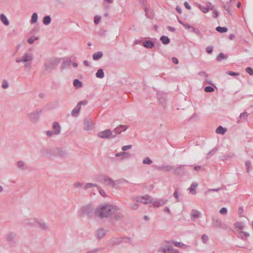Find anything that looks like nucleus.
Returning a JSON list of instances; mask_svg holds the SVG:
<instances>
[{
    "mask_svg": "<svg viewBox=\"0 0 253 253\" xmlns=\"http://www.w3.org/2000/svg\"><path fill=\"white\" fill-rule=\"evenodd\" d=\"M118 210L116 206L109 204L102 205L96 208L95 214L101 218L109 217Z\"/></svg>",
    "mask_w": 253,
    "mask_h": 253,
    "instance_id": "f257e3e1",
    "label": "nucleus"
},
{
    "mask_svg": "<svg viewBox=\"0 0 253 253\" xmlns=\"http://www.w3.org/2000/svg\"><path fill=\"white\" fill-rule=\"evenodd\" d=\"M33 59V56L32 53L25 52L22 57H17L15 59V62L18 63L22 62L24 63L25 68H30Z\"/></svg>",
    "mask_w": 253,
    "mask_h": 253,
    "instance_id": "f03ea898",
    "label": "nucleus"
},
{
    "mask_svg": "<svg viewBox=\"0 0 253 253\" xmlns=\"http://www.w3.org/2000/svg\"><path fill=\"white\" fill-rule=\"evenodd\" d=\"M212 226L216 228H222L224 230L232 231L230 227L224 223H222L221 220L217 216H213L212 218Z\"/></svg>",
    "mask_w": 253,
    "mask_h": 253,
    "instance_id": "7ed1b4c3",
    "label": "nucleus"
},
{
    "mask_svg": "<svg viewBox=\"0 0 253 253\" xmlns=\"http://www.w3.org/2000/svg\"><path fill=\"white\" fill-rule=\"evenodd\" d=\"M42 112V109H37L34 111L28 113L27 117L31 122L35 124L39 120Z\"/></svg>",
    "mask_w": 253,
    "mask_h": 253,
    "instance_id": "20e7f679",
    "label": "nucleus"
},
{
    "mask_svg": "<svg viewBox=\"0 0 253 253\" xmlns=\"http://www.w3.org/2000/svg\"><path fill=\"white\" fill-rule=\"evenodd\" d=\"M59 63V60L56 58L51 59L44 64L45 70L46 71L50 72L54 69L55 66H57Z\"/></svg>",
    "mask_w": 253,
    "mask_h": 253,
    "instance_id": "39448f33",
    "label": "nucleus"
},
{
    "mask_svg": "<svg viewBox=\"0 0 253 253\" xmlns=\"http://www.w3.org/2000/svg\"><path fill=\"white\" fill-rule=\"evenodd\" d=\"M97 135L98 137L104 139H110L116 137V135L112 134V131L110 129H106L99 132Z\"/></svg>",
    "mask_w": 253,
    "mask_h": 253,
    "instance_id": "423d86ee",
    "label": "nucleus"
},
{
    "mask_svg": "<svg viewBox=\"0 0 253 253\" xmlns=\"http://www.w3.org/2000/svg\"><path fill=\"white\" fill-rule=\"evenodd\" d=\"M4 238L7 242L9 244L16 243V233L14 232H9L4 236Z\"/></svg>",
    "mask_w": 253,
    "mask_h": 253,
    "instance_id": "0eeeda50",
    "label": "nucleus"
},
{
    "mask_svg": "<svg viewBox=\"0 0 253 253\" xmlns=\"http://www.w3.org/2000/svg\"><path fill=\"white\" fill-rule=\"evenodd\" d=\"M82 213L88 216H90L93 211V208L91 205H87L81 209Z\"/></svg>",
    "mask_w": 253,
    "mask_h": 253,
    "instance_id": "6e6552de",
    "label": "nucleus"
},
{
    "mask_svg": "<svg viewBox=\"0 0 253 253\" xmlns=\"http://www.w3.org/2000/svg\"><path fill=\"white\" fill-rule=\"evenodd\" d=\"M34 221H35L36 223L39 225V228L42 231H47L49 229V227L47 224L43 221H39L36 218H34L33 220Z\"/></svg>",
    "mask_w": 253,
    "mask_h": 253,
    "instance_id": "1a4fd4ad",
    "label": "nucleus"
},
{
    "mask_svg": "<svg viewBox=\"0 0 253 253\" xmlns=\"http://www.w3.org/2000/svg\"><path fill=\"white\" fill-rule=\"evenodd\" d=\"M155 168L157 169L164 172L170 171L174 169L172 166L169 165H162L156 166Z\"/></svg>",
    "mask_w": 253,
    "mask_h": 253,
    "instance_id": "9d476101",
    "label": "nucleus"
},
{
    "mask_svg": "<svg viewBox=\"0 0 253 253\" xmlns=\"http://www.w3.org/2000/svg\"><path fill=\"white\" fill-rule=\"evenodd\" d=\"M84 129L86 130H89L93 128V124L90 119H85L84 120Z\"/></svg>",
    "mask_w": 253,
    "mask_h": 253,
    "instance_id": "9b49d317",
    "label": "nucleus"
},
{
    "mask_svg": "<svg viewBox=\"0 0 253 253\" xmlns=\"http://www.w3.org/2000/svg\"><path fill=\"white\" fill-rule=\"evenodd\" d=\"M128 126L126 125H121L116 127L114 130V132L116 134H119L122 132L126 131L128 128Z\"/></svg>",
    "mask_w": 253,
    "mask_h": 253,
    "instance_id": "f8f14e48",
    "label": "nucleus"
},
{
    "mask_svg": "<svg viewBox=\"0 0 253 253\" xmlns=\"http://www.w3.org/2000/svg\"><path fill=\"white\" fill-rule=\"evenodd\" d=\"M104 184L107 186L114 187L115 186V181L111 178L104 176L102 179Z\"/></svg>",
    "mask_w": 253,
    "mask_h": 253,
    "instance_id": "ddd939ff",
    "label": "nucleus"
},
{
    "mask_svg": "<svg viewBox=\"0 0 253 253\" xmlns=\"http://www.w3.org/2000/svg\"><path fill=\"white\" fill-rule=\"evenodd\" d=\"M52 127L54 135H58L60 133L61 127L58 122H54L52 124Z\"/></svg>",
    "mask_w": 253,
    "mask_h": 253,
    "instance_id": "4468645a",
    "label": "nucleus"
},
{
    "mask_svg": "<svg viewBox=\"0 0 253 253\" xmlns=\"http://www.w3.org/2000/svg\"><path fill=\"white\" fill-rule=\"evenodd\" d=\"M184 167V165H179V166L176 167L174 169H173V173L177 175H183L185 171Z\"/></svg>",
    "mask_w": 253,
    "mask_h": 253,
    "instance_id": "2eb2a0df",
    "label": "nucleus"
},
{
    "mask_svg": "<svg viewBox=\"0 0 253 253\" xmlns=\"http://www.w3.org/2000/svg\"><path fill=\"white\" fill-rule=\"evenodd\" d=\"M130 238L129 237H120L114 239L113 241V244H119L124 242L130 243Z\"/></svg>",
    "mask_w": 253,
    "mask_h": 253,
    "instance_id": "dca6fc26",
    "label": "nucleus"
},
{
    "mask_svg": "<svg viewBox=\"0 0 253 253\" xmlns=\"http://www.w3.org/2000/svg\"><path fill=\"white\" fill-rule=\"evenodd\" d=\"M55 153L58 156L63 158H65L68 155L67 151L61 148H56Z\"/></svg>",
    "mask_w": 253,
    "mask_h": 253,
    "instance_id": "f3484780",
    "label": "nucleus"
},
{
    "mask_svg": "<svg viewBox=\"0 0 253 253\" xmlns=\"http://www.w3.org/2000/svg\"><path fill=\"white\" fill-rule=\"evenodd\" d=\"M185 28L189 30L190 32L194 33L197 36H200L201 35V33L199 29L190 25H185Z\"/></svg>",
    "mask_w": 253,
    "mask_h": 253,
    "instance_id": "a211bd4d",
    "label": "nucleus"
},
{
    "mask_svg": "<svg viewBox=\"0 0 253 253\" xmlns=\"http://www.w3.org/2000/svg\"><path fill=\"white\" fill-rule=\"evenodd\" d=\"M107 231L103 228H99L97 230V237L99 240L102 239L106 234Z\"/></svg>",
    "mask_w": 253,
    "mask_h": 253,
    "instance_id": "6ab92c4d",
    "label": "nucleus"
},
{
    "mask_svg": "<svg viewBox=\"0 0 253 253\" xmlns=\"http://www.w3.org/2000/svg\"><path fill=\"white\" fill-rule=\"evenodd\" d=\"M168 200L166 199H161L158 201H154L153 203V206L155 207H159L160 206L165 205Z\"/></svg>",
    "mask_w": 253,
    "mask_h": 253,
    "instance_id": "aec40b11",
    "label": "nucleus"
},
{
    "mask_svg": "<svg viewBox=\"0 0 253 253\" xmlns=\"http://www.w3.org/2000/svg\"><path fill=\"white\" fill-rule=\"evenodd\" d=\"M174 249L171 245H168L164 246L162 250H159V251H163V253H167V252L173 251Z\"/></svg>",
    "mask_w": 253,
    "mask_h": 253,
    "instance_id": "412c9836",
    "label": "nucleus"
},
{
    "mask_svg": "<svg viewBox=\"0 0 253 253\" xmlns=\"http://www.w3.org/2000/svg\"><path fill=\"white\" fill-rule=\"evenodd\" d=\"M143 46L147 48H152L154 46V43L151 41H146L143 42Z\"/></svg>",
    "mask_w": 253,
    "mask_h": 253,
    "instance_id": "4be33fe9",
    "label": "nucleus"
},
{
    "mask_svg": "<svg viewBox=\"0 0 253 253\" xmlns=\"http://www.w3.org/2000/svg\"><path fill=\"white\" fill-rule=\"evenodd\" d=\"M153 199L151 196L148 195H145L144 196H142V203L145 204L150 203L152 202Z\"/></svg>",
    "mask_w": 253,
    "mask_h": 253,
    "instance_id": "5701e85b",
    "label": "nucleus"
},
{
    "mask_svg": "<svg viewBox=\"0 0 253 253\" xmlns=\"http://www.w3.org/2000/svg\"><path fill=\"white\" fill-rule=\"evenodd\" d=\"M200 213V212L197 210H192L191 213V218L192 220H194L195 218L199 217Z\"/></svg>",
    "mask_w": 253,
    "mask_h": 253,
    "instance_id": "b1692460",
    "label": "nucleus"
},
{
    "mask_svg": "<svg viewBox=\"0 0 253 253\" xmlns=\"http://www.w3.org/2000/svg\"><path fill=\"white\" fill-rule=\"evenodd\" d=\"M167 242L169 243H171L172 244L174 245L175 247H178L180 248L185 249L186 247H187V246L184 245V244H183L181 242H174V241H172V242L168 241Z\"/></svg>",
    "mask_w": 253,
    "mask_h": 253,
    "instance_id": "393cba45",
    "label": "nucleus"
},
{
    "mask_svg": "<svg viewBox=\"0 0 253 253\" xmlns=\"http://www.w3.org/2000/svg\"><path fill=\"white\" fill-rule=\"evenodd\" d=\"M103 55L102 51H98L93 54L92 58L94 60L96 61L102 57Z\"/></svg>",
    "mask_w": 253,
    "mask_h": 253,
    "instance_id": "a878e982",
    "label": "nucleus"
},
{
    "mask_svg": "<svg viewBox=\"0 0 253 253\" xmlns=\"http://www.w3.org/2000/svg\"><path fill=\"white\" fill-rule=\"evenodd\" d=\"M81 109V107L79 106V104H77L75 108L73 109L71 112V115L72 116L77 117L78 116L80 110Z\"/></svg>",
    "mask_w": 253,
    "mask_h": 253,
    "instance_id": "bb28decb",
    "label": "nucleus"
},
{
    "mask_svg": "<svg viewBox=\"0 0 253 253\" xmlns=\"http://www.w3.org/2000/svg\"><path fill=\"white\" fill-rule=\"evenodd\" d=\"M0 19L1 21L6 26H7L9 25V21L7 17L3 14H1L0 15Z\"/></svg>",
    "mask_w": 253,
    "mask_h": 253,
    "instance_id": "cd10ccee",
    "label": "nucleus"
},
{
    "mask_svg": "<svg viewBox=\"0 0 253 253\" xmlns=\"http://www.w3.org/2000/svg\"><path fill=\"white\" fill-rule=\"evenodd\" d=\"M115 156L116 157L122 156L123 158L122 159H126L127 158L129 157V154L128 152H123L116 153L115 154Z\"/></svg>",
    "mask_w": 253,
    "mask_h": 253,
    "instance_id": "c85d7f7f",
    "label": "nucleus"
},
{
    "mask_svg": "<svg viewBox=\"0 0 253 253\" xmlns=\"http://www.w3.org/2000/svg\"><path fill=\"white\" fill-rule=\"evenodd\" d=\"M239 237L243 240H246L248 237L250 236L249 233L241 231L239 232Z\"/></svg>",
    "mask_w": 253,
    "mask_h": 253,
    "instance_id": "c756f323",
    "label": "nucleus"
},
{
    "mask_svg": "<svg viewBox=\"0 0 253 253\" xmlns=\"http://www.w3.org/2000/svg\"><path fill=\"white\" fill-rule=\"evenodd\" d=\"M227 129L226 128L223 127L222 126H219L215 130L216 133L218 134H223L225 133Z\"/></svg>",
    "mask_w": 253,
    "mask_h": 253,
    "instance_id": "7c9ffc66",
    "label": "nucleus"
},
{
    "mask_svg": "<svg viewBox=\"0 0 253 253\" xmlns=\"http://www.w3.org/2000/svg\"><path fill=\"white\" fill-rule=\"evenodd\" d=\"M160 40L164 44H168L170 42V40L168 37L163 36L161 37Z\"/></svg>",
    "mask_w": 253,
    "mask_h": 253,
    "instance_id": "2f4dec72",
    "label": "nucleus"
},
{
    "mask_svg": "<svg viewBox=\"0 0 253 253\" xmlns=\"http://www.w3.org/2000/svg\"><path fill=\"white\" fill-rule=\"evenodd\" d=\"M33 219L34 218L26 219L24 221L25 224L30 227L33 226L35 225V223H36L35 221L33 220Z\"/></svg>",
    "mask_w": 253,
    "mask_h": 253,
    "instance_id": "473e14b6",
    "label": "nucleus"
},
{
    "mask_svg": "<svg viewBox=\"0 0 253 253\" xmlns=\"http://www.w3.org/2000/svg\"><path fill=\"white\" fill-rule=\"evenodd\" d=\"M96 77L98 78L102 79L104 77V73L103 69H99L97 70L96 74Z\"/></svg>",
    "mask_w": 253,
    "mask_h": 253,
    "instance_id": "72a5a7b5",
    "label": "nucleus"
},
{
    "mask_svg": "<svg viewBox=\"0 0 253 253\" xmlns=\"http://www.w3.org/2000/svg\"><path fill=\"white\" fill-rule=\"evenodd\" d=\"M38 14L36 12L33 13L31 17V19L30 22L31 24H34L36 23L38 21Z\"/></svg>",
    "mask_w": 253,
    "mask_h": 253,
    "instance_id": "f704fd0d",
    "label": "nucleus"
},
{
    "mask_svg": "<svg viewBox=\"0 0 253 253\" xmlns=\"http://www.w3.org/2000/svg\"><path fill=\"white\" fill-rule=\"evenodd\" d=\"M73 84L76 88H80L83 86V84L78 79H75L73 81Z\"/></svg>",
    "mask_w": 253,
    "mask_h": 253,
    "instance_id": "c9c22d12",
    "label": "nucleus"
},
{
    "mask_svg": "<svg viewBox=\"0 0 253 253\" xmlns=\"http://www.w3.org/2000/svg\"><path fill=\"white\" fill-rule=\"evenodd\" d=\"M51 22V18L50 16H45L43 18V23L45 25H49Z\"/></svg>",
    "mask_w": 253,
    "mask_h": 253,
    "instance_id": "e433bc0d",
    "label": "nucleus"
},
{
    "mask_svg": "<svg viewBox=\"0 0 253 253\" xmlns=\"http://www.w3.org/2000/svg\"><path fill=\"white\" fill-rule=\"evenodd\" d=\"M197 186V184H195V183H192L189 190L190 191V192L192 194H195L196 193V192L195 191V188Z\"/></svg>",
    "mask_w": 253,
    "mask_h": 253,
    "instance_id": "4c0bfd02",
    "label": "nucleus"
},
{
    "mask_svg": "<svg viewBox=\"0 0 253 253\" xmlns=\"http://www.w3.org/2000/svg\"><path fill=\"white\" fill-rule=\"evenodd\" d=\"M123 217H124L123 214L120 212H117V213H115L114 216V219L115 220H121L122 218H123Z\"/></svg>",
    "mask_w": 253,
    "mask_h": 253,
    "instance_id": "58836bf2",
    "label": "nucleus"
},
{
    "mask_svg": "<svg viewBox=\"0 0 253 253\" xmlns=\"http://www.w3.org/2000/svg\"><path fill=\"white\" fill-rule=\"evenodd\" d=\"M216 30L219 33H225L227 32L228 29L226 27L218 26L216 28Z\"/></svg>",
    "mask_w": 253,
    "mask_h": 253,
    "instance_id": "ea45409f",
    "label": "nucleus"
},
{
    "mask_svg": "<svg viewBox=\"0 0 253 253\" xmlns=\"http://www.w3.org/2000/svg\"><path fill=\"white\" fill-rule=\"evenodd\" d=\"M234 226L236 228L238 229L239 230H242L244 229V227L243 223L241 222H237L235 223Z\"/></svg>",
    "mask_w": 253,
    "mask_h": 253,
    "instance_id": "a19ab883",
    "label": "nucleus"
},
{
    "mask_svg": "<svg viewBox=\"0 0 253 253\" xmlns=\"http://www.w3.org/2000/svg\"><path fill=\"white\" fill-rule=\"evenodd\" d=\"M227 57L223 53H220L217 56L216 59L217 61H220L223 59H227Z\"/></svg>",
    "mask_w": 253,
    "mask_h": 253,
    "instance_id": "79ce46f5",
    "label": "nucleus"
},
{
    "mask_svg": "<svg viewBox=\"0 0 253 253\" xmlns=\"http://www.w3.org/2000/svg\"><path fill=\"white\" fill-rule=\"evenodd\" d=\"M17 167L19 169H25L24 166H25V163L22 161H19L17 162L16 164Z\"/></svg>",
    "mask_w": 253,
    "mask_h": 253,
    "instance_id": "37998d69",
    "label": "nucleus"
},
{
    "mask_svg": "<svg viewBox=\"0 0 253 253\" xmlns=\"http://www.w3.org/2000/svg\"><path fill=\"white\" fill-rule=\"evenodd\" d=\"M93 187H98V185L94 183H87L85 184V185L84 186V189H87L92 188Z\"/></svg>",
    "mask_w": 253,
    "mask_h": 253,
    "instance_id": "c03bdc74",
    "label": "nucleus"
},
{
    "mask_svg": "<svg viewBox=\"0 0 253 253\" xmlns=\"http://www.w3.org/2000/svg\"><path fill=\"white\" fill-rule=\"evenodd\" d=\"M199 7L200 9V10L204 13H206L208 12L209 11L206 5V6H204L201 5H199Z\"/></svg>",
    "mask_w": 253,
    "mask_h": 253,
    "instance_id": "a18cd8bd",
    "label": "nucleus"
},
{
    "mask_svg": "<svg viewBox=\"0 0 253 253\" xmlns=\"http://www.w3.org/2000/svg\"><path fill=\"white\" fill-rule=\"evenodd\" d=\"M217 148H214L213 149H212L211 151H210L208 154H207V158H210L211 157V156H212V155H213L217 151Z\"/></svg>",
    "mask_w": 253,
    "mask_h": 253,
    "instance_id": "49530a36",
    "label": "nucleus"
},
{
    "mask_svg": "<svg viewBox=\"0 0 253 253\" xmlns=\"http://www.w3.org/2000/svg\"><path fill=\"white\" fill-rule=\"evenodd\" d=\"M152 163V161L149 157H146L143 160V164L150 165Z\"/></svg>",
    "mask_w": 253,
    "mask_h": 253,
    "instance_id": "de8ad7c7",
    "label": "nucleus"
},
{
    "mask_svg": "<svg viewBox=\"0 0 253 253\" xmlns=\"http://www.w3.org/2000/svg\"><path fill=\"white\" fill-rule=\"evenodd\" d=\"M246 167L247 169V171L248 173L250 172V169L251 168V163L250 161H247L245 163Z\"/></svg>",
    "mask_w": 253,
    "mask_h": 253,
    "instance_id": "09e8293b",
    "label": "nucleus"
},
{
    "mask_svg": "<svg viewBox=\"0 0 253 253\" xmlns=\"http://www.w3.org/2000/svg\"><path fill=\"white\" fill-rule=\"evenodd\" d=\"M248 116H249L248 113L246 111H245L243 113L240 114V118H241L245 120H247V117H248Z\"/></svg>",
    "mask_w": 253,
    "mask_h": 253,
    "instance_id": "8fccbe9b",
    "label": "nucleus"
},
{
    "mask_svg": "<svg viewBox=\"0 0 253 253\" xmlns=\"http://www.w3.org/2000/svg\"><path fill=\"white\" fill-rule=\"evenodd\" d=\"M231 6V4L228 2H227L224 5L223 7L229 13H230V8Z\"/></svg>",
    "mask_w": 253,
    "mask_h": 253,
    "instance_id": "3c124183",
    "label": "nucleus"
},
{
    "mask_svg": "<svg viewBox=\"0 0 253 253\" xmlns=\"http://www.w3.org/2000/svg\"><path fill=\"white\" fill-rule=\"evenodd\" d=\"M205 91L207 92H212L214 91V88L211 86H207L205 88Z\"/></svg>",
    "mask_w": 253,
    "mask_h": 253,
    "instance_id": "603ef678",
    "label": "nucleus"
},
{
    "mask_svg": "<svg viewBox=\"0 0 253 253\" xmlns=\"http://www.w3.org/2000/svg\"><path fill=\"white\" fill-rule=\"evenodd\" d=\"M71 63V61H64L63 62L62 65H61V68L62 69H64V68H65L67 67H68L69 65H70V64Z\"/></svg>",
    "mask_w": 253,
    "mask_h": 253,
    "instance_id": "864d4df0",
    "label": "nucleus"
},
{
    "mask_svg": "<svg viewBox=\"0 0 253 253\" xmlns=\"http://www.w3.org/2000/svg\"><path fill=\"white\" fill-rule=\"evenodd\" d=\"M101 17L99 15H96L94 16V22L95 24L97 25L98 24L99 21H100Z\"/></svg>",
    "mask_w": 253,
    "mask_h": 253,
    "instance_id": "5fc2aeb1",
    "label": "nucleus"
},
{
    "mask_svg": "<svg viewBox=\"0 0 253 253\" xmlns=\"http://www.w3.org/2000/svg\"><path fill=\"white\" fill-rule=\"evenodd\" d=\"M206 5L207 6L208 10H213L214 9V5L211 2H207Z\"/></svg>",
    "mask_w": 253,
    "mask_h": 253,
    "instance_id": "6e6d98bb",
    "label": "nucleus"
},
{
    "mask_svg": "<svg viewBox=\"0 0 253 253\" xmlns=\"http://www.w3.org/2000/svg\"><path fill=\"white\" fill-rule=\"evenodd\" d=\"M8 86L9 85L7 82L6 80H3L1 85L2 87L4 89H6L8 88Z\"/></svg>",
    "mask_w": 253,
    "mask_h": 253,
    "instance_id": "4d7b16f0",
    "label": "nucleus"
},
{
    "mask_svg": "<svg viewBox=\"0 0 253 253\" xmlns=\"http://www.w3.org/2000/svg\"><path fill=\"white\" fill-rule=\"evenodd\" d=\"M219 213L222 214H226L227 213V210L226 208L223 207L219 210Z\"/></svg>",
    "mask_w": 253,
    "mask_h": 253,
    "instance_id": "13d9d810",
    "label": "nucleus"
},
{
    "mask_svg": "<svg viewBox=\"0 0 253 253\" xmlns=\"http://www.w3.org/2000/svg\"><path fill=\"white\" fill-rule=\"evenodd\" d=\"M97 187L99 190V194L103 197H106V195L105 191L103 189H101L100 186H98Z\"/></svg>",
    "mask_w": 253,
    "mask_h": 253,
    "instance_id": "bf43d9fd",
    "label": "nucleus"
},
{
    "mask_svg": "<svg viewBox=\"0 0 253 253\" xmlns=\"http://www.w3.org/2000/svg\"><path fill=\"white\" fill-rule=\"evenodd\" d=\"M246 71L250 75H253V69L251 67L246 68Z\"/></svg>",
    "mask_w": 253,
    "mask_h": 253,
    "instance_id": "052dcab7",
    "label": "nucleus"
},
{
    "mask_svg": "<svg viewBox=\"0 0 253 253\" xmlns=\"http://www.w3.org/2000/svg\"><path fill=\"white\" fill-rule=\"evenodd\" d=\"M206 50L207 53L211 54L213 51V47L211 46H209L206 47Z\"/></svg>",
    "mask_w": 253,
    "mask_h": 253,
    "instance_id": "680f3d73",
    "label": "nucleus"
},
{
    "mask_svg": "<svg viewBox=\"0 0 253 253\" xmlns=\"http://www.w3.org/2000/svg\"><path fill=\"white\" fill-rule=\"evenodd\" d=\"M132 148V145H126V146H124L122 147V150H123L124 151H126L130 148Z\"/></svg>",
    "mask_w": 253,
    "mask_h": 253,
    "instance_id": "e2e57ef3",
    "label": "nucleus"
},
{
    "mask_svg": "<svg viewBox=\"0 0 253 253\" xmlns=\"http://www.w3.org/2000/svg\"><path fill=\"white\" fill-rule=\"evenodd\" d=\"M38 39V38H33V37H30L28 40V42L30 44H32L35 41L37 40Z\"/></svg>",
    "mask_w": 253,
    "mask_h": 253,
    "instance_id": "0e129e2a",
    "label": "nucleus"
},
{
    "mask_svg": "<svg viewBox=\"0 0 253 253\" xmlns=\"http://www.w3.org/2000/svg\"><path fill=\"white\" fill-rule=\"evenodd\" d=\"M87 104V101L86 100H83L78 102L77 104H79V106L81 107V105H86Z\"/></svg>",
    "mask_w": 253,
    "mask_h": 253,
    "instance_id": "69168bd1",
    "label": "nucleus"
},
{
    "mask_svg": "<svg viewBox=\"0 0 253 253\" xmlns=\"http://www.w3.org/2000/svg\"><path fill=\"white\" fill-rule=\"evenodd\" d=\"M227 74L230 76H238L239 75V73L232 72V71H228Z\"/></svg>",
    "mask_w": 253,
    "mask_h": 253,
    "instance_id": "338daca9",
    "label": "nucleus"
},
{
    "mask_svg": "<svg viewBox=\"0 0 253 253\" xmlns=\"http://www.w3.org/2000/svg\"><path fill=\"white\" fill-rule=\"evenodd\" d=\"M83 185V183H81V182H75L74 184V186L77 188H79V187H82Z\"/></svg>",
    "mask_w": 253,
    "mask_h": 253,
    "instance_id": "774afa93",
    "label": "nucleus"
}]
</instances>
